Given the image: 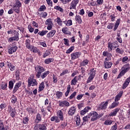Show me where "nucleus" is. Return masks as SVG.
<instances>
[{
  "mask_svg": "<svg viewBox=\"0 0 130 130\" xmlns=\"http://www.w3.org/2000/svg\"><path fill=\"white\" fill-rule=\"evenodd\" d=\"M47 110L49 112L51 113V110H52V107H51V104H49V106L47 107Z\"/></svg>",
  "mask_w": 130,
  "mask_h": 130,
  "instance_id": "nucleus-52",
  "label": "nucleus"
},
{
  "mask_svg": "<svg viewBox=\"0 0 130 130\" xmlns=\"http://www.w3.org/2000/svg\"><path fill=\"white\" fill-rule=\"evenodd\" d=\"M96 3L98 5H103V0H96Z\"/></svg>",
  "mask_w": 130,
  "mask_h": 130,
  "instance_id": "nucleus-61",
  "label": "nucleus"
},
{
  "mask_svg": "<svg viewBox=\"0 0 130 130\" xmlns=\"http://www.w3.org/2000/svg\"><path fill=\"white\" fill-rule=\"evenodd\" d=\"M41 115H40V114L38 113L36 116V121H37V122H39V121H41Z\"/></svg>",
  "mask_w": 130,
  "mask_h": 130,
  "instance_id": "nucleus-33",
  "label": "nucleus"
},
{
  "mask_svg": "<svg viewBox=\"0 0 130 130\" xmlns=\"http://www.w3.org/2000/svg\"><path fill=\"white\" fill-rule=\"evenodd\" d=\"M17 49L18 47L17 46L12 47L8 50V53H9V54H13L14 52H16L17 51Z\"/></svg>",
  "mask_w": 130,
  "mask_h": 130,
  "instance_id": "nucleus-15",
  "label": "nucleus"
},
{
  "mask_svg": "<svg viewBox=\"0 0 130 130\" xmlns=\"http://www.w3.org/2000/svg\"><path fill=\"white\" fill-rule=\"evenodd\" d=\"M118 26H119V21H116V22L115 24L113 30L116 31L117 28H118Z\"/></svg>",
  "mask_w": 130,
  "mask_h": 130,
  "instance_id": "nucleus-46",
  "label": "nucleus"
},
{
  "mask_svg": "<svg viewBox=\"0 0 130 130\" xmlns=\"http://www.w3.org/2000/svg\"><path fill=\"white\" fill-rule=\"evenodd\" d=\"M0 130H6L5 125H4V122L2 120H0Z\"/></svg>",
  "mask_w": 130,
  "mask_h": 130,
  "instance_id": "nucleus-34",
  "label": "nucleus"
},
{
  "mask_svg": "<svg viewBox=\"0 0 130 130\" xmlns=\"http://www.w3.org/2000/svg\"><path fill=\"white\" fill-rule=\"evenodd\" d=\"M57 117H58L60 120H63V113L61 110L57 112Z\"/></svg>",
  "mask_w": 130,
  "mask_h": 130,
  "instance_id": "nucleus-16",
  "label": "nucleus"
},
{
  "mask_svg": "<svg viewBox=\"0 0 130 130\" xmlns=\"http://www.w3.org/2000/svg\"><path fill=\"white\" fill-rule=\"evenodd\" d=\"M54 9L55 10H57V11H59V12L61 13H63V9L58 6H55Z\"/></svg>",
  "mask_w": 130,
  "mask_h": 130,
  "instance_id": "nucleus-36",
  "label": "nucleus"
},
{
  "mask_svg": "<svg viewBox=\"0 0 130 130\" xmlns=\"http://www.w3.org/2000/svg\"><path fill=\"white\" fill-rule=\"evenodd\" d=\"M88 63H89V61L88 59H85L80 63V66L81 67H85V66H87Z\"/></svg>",
  "mask_w": 130,
  "mask_h": 130,
  "instance_id": "nucleus-31",
  "label": "nucleus"
},
{
  "mask_svg": "<svg viewBox=\"0 0 130 130\" xmlns=\"http://www.w3.org/2000/svg\"><path fill=\"white\" fill-rule=\"evenodd\" d=\"M67 124H68L67 123V122H64L61 124L60 127H61V128H63V127H66V126H67Z\"/></svg>",
  "mask_w": 130,
  "mask_h": 130,
  "instance_id": "nucleus-56",
  "label": "nucleus"
},
{
  "mask_svg": "<svg viewBox=\"0 0 130 130\" xmlns=\"http://www.w3.org/2000/svg\"><path fill=\"white\" fill-rule=\"evenodd\" d=\"M104 66L105 69H110L112 66V62L105 61Z\"/></svg>",
  "mask_w": 130,
  "mask_h": 130,
  "instance_id": "nucleus-20",
  "label": "nucleus"
},
{
  "mask_svg": "<svg viewBox=\"0 0 130 130\" xmlns=\"http://www.w3.org/2000/svg\"><path fill=\"white\" fill-rule=\"evenodd\" d=\"M62 31L63 33H64V34H70V33H71V32L69 31V29L68 27H63L62 29Z\"/></svg>",
  "mask_w": 130,
  "mask_h": 130,
  "instance_id": "nucleus-35",
  "label": "nucleus"
},
{
  "mask_svg": "<svg viewBox=\"0 0 130 130\" xmlns=\"http://www.w3.org/2000/svg\"><path fill=\"white\" fill-rule=\"evenodd\" d=\"M6 64L10 69V71H11V72H13V71H15V69H16V67H15V66L12 64V63L7 61L6 62Z\"/></svg>",
  "mask_w": 130,
  "mask_h": 130,
  "instance_id": "nucleus-18",
  "label": "nucleus"
},
{
  "mask_svg": "<svg viewBox=\"0 0 130 130\" xmlns=\"http://www.w3.org/2000/svg\"><path fill=\"white\" fill-rule=\"evenodd\" d=\"M56 22L59 26H62V21L61 20V19H60V18L58 17H57V18L56 19Z\"/></svg>",
  "mask_w": 130,
  "mask_h": 130,
  "instance_id": "nucleus-29",
  "label": "nucleus"
},
{
  "mask_svg": "<svg viewBox=\"0 0 130 130\" xmlns=\"http://www.w3.org/2000/svg\"><path fill=\"white\" fill-rule=\"evenodd\" d=\"M112 123V120H106L104 122V124H106V125H110Z\"/></svg>",
  "mask_w": 130,
  "mask_h": 130,
  "instance_id": "nucleus-45",
  "label": "nucleus"
},
{
  "mask_svg": "<svg viewBox=\"0 0 130 130\" xmlns=\"http://www.w3.org/2000/svg\"><path fill=\"white\" fill-rule=\"evenodd\" d=\"M75 49V47L74 46H72L67 51L66 53H71L73 50Z\"/></svg>",
  "mask_w": 130,
  "mask_h": 130,
  "instance_id": "nucleus-47",
  "label": "nucleus"
},
{
  "mask_svg": "<svg viewBox=\"0 0 130 130\" xmlns=\"http://www.w3.org/2000/svg\"><path fill=\"white\" fill-rule=\"evenodd\" d=\"M28 85L27 87H34V86H37L38 83L36 79H34V75H31L28 79Z\"/></svg>",
  "mask_w": 130,
  "mask_h": 130,
  "instance_id": "nucleus-2",
  "label": "nucleus"
},
{
  "mask_svg": "<svg viewBox=\"0 0 130 130\" xmlns=\"http://www.w3.org/2000/svg\"><path fill=\"white\" fill-rule=\"evenodd\" d=\"M127 59H128V57H127V56H125L122 58V62H125V61H127Z\"/></svg>",
  "mask_w": 130,
  "mask_h": 130,
  "instance_id": "nucleus-59",
  "label": "nucleus"
},
{
  "mask_svg": "<svg viewBox=\"0 0 130 130\" xmlns=\"http://www.w3.org/2000/svg\"><path fill=\"white\" fill-rule=\"evenodd\" d=\"M22 7V4L20 2V1L16 0L15 4L13 5V10L16 13V14H19L20 13V7Z\"/></svg>",
  "mask_w": 130,
  "mask_h": 130,
  "instance_id": "nucleus-3",
  "label": "nucleus"
},
{
  "mask_svg": "<svg viewBox=\"0 0 130 130\" xmlns=\"http://www.w3.org/2000/svg\"><path fill=\"white\" fill-rule=\"evenodd\" d=\"M13 38L15 39L16 41H19V32L17 30H14Z\"/></svg>",
  "mask_w": 130,
  "mask_h": 130,
  "instance_id": "nucleus-25",
  "label": "nucleus"
},
{
  "mask_svg": "<svg viewBox=\"0 0 130 130\" xmlns=\"http://www.w3.org/2000/svg\"><path fill=\"white\" fill-rule=\"evenodd\" d=\"M78 77L75 76L74 79L71 81L72 86H76L77 85V83L78 82V79H77Z\"/></svg>",
  "mask_w": 130,
  "mask_h": 130,
  "instance_id": "nucleus-26",
  "label": "nucleus"
},
{
  "mask_svg": "<svg viewBox=\"0 0 130 130\" xmlns=\"http://www.w3.org/2000/svg\"><path fill=\"white\" fill-rule=\"evenodd\" d=\"M78 4H79V0L72 1L70 4V10H76Z\"/></svg>",
  "mask_w": 130,
  "mask_h": 130,
  "instance_id": "nucleus-8",
  "label": "nucleus"
},
{
  "mask_svg": "<svg viewBox=\"0 0 130 130\" xmlns=\"http://www.w3.org/2000/svg\"><path fill=\"white\" fill-rule=\"evenodd\" d=\"M89 72L90 76L86 81L87 84L92 81L96 75V70L94 68L90 69Z\"/></svg>",
  "mask_w": 130,
  "mask_h": 130,
  "instance_id": "nucleus-4",
  "label": "nucleus"
},
{
  "mask_svg": "<svg viewBox=\"0 0 130 130\" xmlns=\"http://www.w3.org/2000/svg\"><path fill=\"white\" fill-rule=\"evenodd\" d=\"M76 109L75 107H72L69 109V110L68 112V114L70 116H73L75 113H76Z\"/></svg>",
  "mask_w": 130,
  "mask_h": 130,
  "instance_id": "nucleus-11",
  "label": "nucleus"
},
{
  "mask_svg": "<svg viewBox=\"0 0 130 130\" xmlns=\"http://www.w3.org/2000/svg\"><path fill=\"white\" fill-rule=\"evenodd\" d=\"M75 20L77 21L78 24H82V19L79 15H76L75 17Z\"/></svg>",
  "mask_w": 130,
  "mask_h": 130,
  "instance_id": "nucleus-30",
  "label": "nucleus"
},
{
  "mask_svg": "<svg viewBox=\"0 0 130 130\" xmlns=\"http://www.w3.org/2000/svg\"><path fill=\"white\" fill-rule=\"evenodd\" d=\"M76 95H77V92L75 91L70 95L69 99L71 100L73 99V98H74Z\"/></svg>",
  "mask_w": 130,
  "mask_h": 130,
  "instance_id": "nucleus-51",
  "label": "nucleus"
},
{
  "mask_svg": "<svg viewBox=\"0 0 130 130\" xmlns=\"http://www.w3.org/2000/svg\"><path fill=\"white\" fill-rule=\"evenodd\" d=\"M118 104L119 103H117V102L115 101L112 104V105L109 107V108H110V109L115 108V107H116V106H118Z\"/></svg>",
  "mask_w": 130,
  "mask_h": 130,
  "instance_id": "nucleus-28",
  "label": "nucleus"
},
{
  "mask_svg": "<svg viewBox=\"0 0 130 130\" xmlns=\"http://www.w3.org/2000/svg\"><path fill=\"white\" fill-rule=\"evenodd\" d=\"M119 111V108H116L115 110H114L111 113L109 114L110 116H116V114H117V112Z\"/></svg>",
  "mask_w": 130,
  "mask_h": 130,
  "instance_id": "nucleus-21",
  "label": "nucleus"
},
{
  "mask_svg": "<svg viewBox=\"0 0 130 130\" xmlns=\"http://www.w3.org/2000/svg\"><path fill=\"white\" fill-rule=\"evenodd\" d=\"M46 25H52V21L51 19H49L46 20Z\"/></svg>",
  "mask_w": 130,
  "mask_h": 130,
  "instance_id": "nucleus-50",
  "label": "nucleus"
},
{
  "mask_svg": "<svg viewBox=\"0 0 130 130\" xmlns=\"http://www.w3.org/2000/svg\"><path fill=\"white\" fill-rule=\"evenodd\" d=\"M64 41V44L66 45V46H70V44H69V42H70V41L68 39H63Z\"/></svg>",
  "mask_w": 130,
  "mask_h": 130,
  "instance_id": "nucleus-48",
  "label": "nucleus"
},
{
  "mask_svg": "<svg viewBox=\"0 0 130 130\" xmlns=\"http://www.w3.org/2000/svg\"><path fill=\"white\" fill-rule=\"evenodd\" d=\"M56 95L57 96V97L59 99L60 98V97H61L62 96V92H61V91H57L56 92Z\"/></svg>",
  "mask_w": 130,
  "mask_h": 130,
  "instance_id": "nucleus-49",
  "label": "nucleus"
},
{
  "mask_svg": "<svg viewBox=\"0 0 130 130\" xmlns=\"http://www.w3.org/2000/svg\"><path fill=\"white\" fill-rule=\"evenodd\" d=\"M55 33H56V30L53 29L51 30L49 33L47 34V37L48 38L53 37V36H54V35H55Z\"/></svg>",
  "mask_w": 130,
  "mask_h": 130,
  "instance_id": "nucleus-17",
  "label": "nucleus"
},
{
  "mask_svg": "<svg viewBox=\"0 0 130 130\" xmlns=\"http://www.w3.org/2000/svg\"><path fill=\"white\" fill-rule=\"evenodd\" d=\"M40 45H41L42 46H43V47H46V43L43 42H40Z\"/></svg>",
  "mask_w": 130,
  "mask_h": 130,
  "instance_id": "nucleus-62",
  "label": "nucleus"
},
{
  "mask_svg": "<svg viewBox=\"0 0 130 130\" xmlns=\"http://www.w3.org/2000/svg\"><path fill=\"white\" fill-rule=\"evenodd\" d=\"M107 105H108V101H106L105 102V103H101L100 105L99 109L100 110H103V109H106V108L107 107Z\"/></svg>",
  "mask_w": 130,
  "mask_h": 130,
  "instance_id": "nucleus-13",
  "label": "nucleus"
},
{
  "mask_svg": "<svg viewBox=\"0 0 130 130\" xmlns=\"http://www.w3.org/2000/svg\"><path fill=\"white\" fill-rule=\"evenodd\" d=\"M25 45H26V47L28 49L30 48V46H31L30 45V40H29V39H27V40H26L25 41Z\"/></svg>",
  "mask_w": 130,
  "mask_h": 130,
  "instance_id": "nucleus-38",
  "label": "nucleus"
},
{
  "mask_svg": "<svg viewBox=\"0 0 130 130\" xmlns=\"http://www.w3.org/2000/svg\"><path fill=\"white\" fill-rule=\"evenodd\" d=\"M8 113H9L10 116L14 118L16 116V110L15 109L12 108V106H8Z\"/></svg>",
  "mask_w": 130,
  "mask_h": 130,
  "instance_id": "nucleus-6",
  "label": "nucleus"
},
{
  "mask_svg": "<svg viewBox=\"0 0 130 130\" xmlns=\"http://www.w3.org/2000/svg\"><path fill=\"white\" fill-rule=\"evenodd\" d=\"M35 130H47V128L45 124H37L34 127Z\"/></svg>",
  "mask_w": 130,
  "mask_h": 130,
  "instance_id": "nucleus-7",
  "label": "nucleus"
},
{
  "mask_svg": "<svg viewBox=\"0 0 130 130\" xmlns=\"http://www.w3.org/2000/svg\"><path fill=\"white\" fill-rule=\"evenodd\" d=\"M123 92L120 91L118 94L115 96V101L117 102L119 100H120V98H121V96H122Z\"/></svg>",
  "mask_w": 130,
  "mask_h": 130,
  "instance_id": "nucleus-22",
  "label": "nucleus"
},
{
  "mask_svg": "<svg viewBox=\"0 0 130 130\" xmlns=\"http://www.w3.org/2000/svg\"><path fill=\"white\" fill-rule=\"evenodd\" d=\"M8 85V83H3L1 85V89L2 90H6L7 89V86Z\"/></svg>",
  "mask_w": 130,
  "mask_h": 130,
  "instance_id": "nucleus-44",
  "label": "nucleus"
},
{
  "mask_svg": "<svg viewBox=\"0 0 130 130\" xmlns=\"http://www.w3.org/2000/svg\"><path fill=\"white\" fill-rule=\"evenodd\" d=\"M21 86H22V82L19 81L16 83L13 90V94H15V93H16V92L19 90V88H20Z\"/></svg>",
  "mask_w": 130,
  "mask_h": 130,
  "instance_id": "nucleus-10",
  "label": "nucleus"
},
{
  "mask_svg": "<svg viewBox=\"0 0 130 130\" xmlns=\"http://www.w3.org/2000/svg\"><path fill=\"white\" fill-rule=\"evenodd\" d=\"M70 91H71V85H68V87H67V90L65 93L66 97H68V96H69V94H70Z\"/></svg>",
  "mask_w": 130,
  "mask_h": 130,
  "instance_id": "nucleus-32",
  "label": "nucleus"
},
{
  "mask_svg": "<svg viewBox=\"0 0 130 130\" xmlns=\"http://www.w3.org/2000/svg\"><path fill=\"white\" fill-rule=\"evenodd\" d=\"M45 71V69L44 68L40 66H37L36 67V72H37L36 74V77L38 78V79H39V78H42V79H44L45 77H47L48 75H49V71H45L44 73L43 72ZM41 74H42L41 75Z\"/></svg>",
  "mask_w": 130,
  "mask_h": 130,
  "instance_id": "nucleus-1",
  "label": "nucleus"
},
{
  "mask_svg": "<svg viewBox=\"0 0 130 130\" xmlns=\"http://www.w3.org/2000/svg\"><path fill=\"white\" fill-rule=\"evenodd\" d=\"M116 40L119 43H122V39L121 38H117Z\"/></svg>",
  "mask_w": 130,
  "mask_h": 130,
  "instance_id": "nucleus-64",
  "label": "nucleus"
},
{
  "mask_svg": "<svg viewBox=\"0 0 130 130\" xmlns=\"http://www.w3.org/2000/svg\"><path fill=\"white\" fill-rule=\"evenodd\" d=\"M116 52L117 53H120V54H122L123 51H121L120 50V49H119V48H117L116 49Z\"/></svg>",
  "mask_w": 130,
  "mask_h": 130,
  "instance_id": "nucleus-55",
  "label": "nucleus"
},
{
  "mask_svg": "<svg viewBox=\"0 0 130 130\" xmlns=\"http://www.w3.org/2000/svg\"><path fill=\"white\" fill-rule=\"evenodd\" d=\"M47 32H48V31L47 30H42V31H40L38 32V35H40V36H44V35H45Z\"/></svg>",
  "mask_w": 130,
  "mask_h": 130,
  "instance_id": "nucleus-37",
  "label": "nucleus"
},
{
  "mask_svg": "<svg viewBox=\"0 0 130 130\" xmlns=\"http://www.w3.org/2000/svg\"><path fill=\"white\" fill-rule=\"evenodd\" d=\"M117 42H114L113 43H111V42H109L108 44V48H110L111 51H112L113 49H114V48H116V46H114L115 45V44H117Z\"/></svg>",
  "mask_w": 130,
  "mask_h": 130,
  "instance_id": "nucleus-12",
  "label": "nucleus"
},
{
  "mask_svg": "<svg viewBox=\"0 0 130 130\" xmlns=\"http://www.w3.org/2000/svg\"><path fill=\"white\" fill-rule=\"evenodd\" d=\"M45 88V85H44V82H42L39 85V92H41L42 91H43Z\"/></svg>",
  "mask_w": 130,
  "mask_h": 130,
  "instance_id": "nucleus-24",
  "label": "nucleus"
},
{
  "mask_svg": "<svg viewBox=\"0 0 130 130\" xmlns=\"http://www.w3.org/2000/svg\"><path fill=\"white\" fill-rule=\"evenodd\" d=\"M83 96H84V94H79L77 95L76 98L77 100H81V99L83 98Z\"/></svg>",
  "mask_w": 130,
  "mask_h": 130,
  "instance_id": "nucleus-58",
  "label": "nucleus"
},
{
  "mask_svg": "<svg viewBox=\"0 0 130 130\" xmlns=\"http://www.w3.org/2000/svg\"><path fill=\"white\" fill-rule=\"evenodd\" d=\"M11 102L13 104H15L17 102V97L15 96L14 95H13L11 98Z\"/></svg>",
  "mask_w": 130,
  "mask_h": 130,
  "instance_id": "nucleus-40",
  "label": "nucleus"
},
{
  "mask_svg": "<svg viewBox=\"0 0 130 130\" xmlns=\"http://www.w3.org/2000/svg\"><path fill=\"white\" fill-rule=\"evenodd\" d=\"M113 27H114V24L113 23H110L108 26L107 28L108 29H113Z\"/></svg>",
  "mask_w": 130,
  "mask_h": 130,
  "instance_id": "nucleus-53",
  "label": "nucleus"
},
{
  "mask_svg": "<svg viewBox=\"0 0 130 130\" xmlns=\"http://www.w3.org/2000/svg\"><path fill=\"white\" fill-rule=\"evenodd\" d=\"M27 29L29 30L30 33H33V32H34V28H33V27H32V25H31V24H29L28 25Z\"/></svg>",
  "mask_w": 130,
  "mask_h": 130,
  "instance_id": "nucleus-39",
  "label": "nucleus"
},
{
  "mask_svg": "<svg viewBox=\"0 0 130 130\" xmlns=\"http://www.w3.org/2000/svg\"><path fill=\"white\" fill-rule=\"evenodd\" d=\"M75 121L77 125H80L81 124V118L80 116H77L75 117Z\"/></svg>",
  "mask_w": 130,
  "mask_h": 130,
  "instance_id": "nucleus-27",
  "label": "nucleus"
},
{
  "mask_svg": "<svg viewBox=\"0 0 130 130\" xmlns=\"http://www.w3.org/2000/svg\"><path fill=\"white\" fill-rule=\"evenodd\" d=\"M69 73V71L66 70H63L62 73L60 74V76H64V75H66Z\"/></svg>",
  "mask_w": 130,
  "mask_h": 130,
  "instance_id": "nucleus-57",
  "label": "nucleus"
},
{
  "mask_svg": "<svg viewBox=\"0 0 130 130\" xmlns=\"http://www.w3.org/2000/svg\"><path fill=\"white\" fill-rule=\"evenodd\" d=\"M89 115L91 116V121H95V120H97V118L98 117V113H97V112H92L89 113Z\"/></svg>",
  "mask_w": 130,
  "mask_h": 130,
  "instance_id": "nucleus-9",
  "label": "nucleus"
},
{
  "mask_svg": "<svg viewBox=\"0 0 130 130\" xmlns=\"http://www.w3.org/2000/svg\"><path fill=\"white\" fill-rule=\"evenodd\" d=\"M6 107H7V105H6V104H2L0 105V108L2 109V110H3V109H5Z\"/></svg>",
  "mask_w": 130,
  "mask_h": 130,
  "instance_id": "nucleus-54",
  "label": "nucleus"
},
{
  "mask_svg": "<svg viewBox=\"0 0 130 130\" xmlns=\"http://www.w3.org/2000/svg\"><path fill=\"white\" fill-rule=\"evenodd\" d=\"M53 61V59L52 58H48L45 60V63L47 64H49L51 62Z\"/></svg>",
  "mask_w": 130,
  "mask_h": 130,
  "instance_id": "nucleus-41",
  "label": "nucleus"
},
{
  "mask_svg": "<svg viewBox=\"0 0 130 130\" xmlns=\"http://www.w3.org/2000/svg\"><path fill=\"white\" fill-rule=\"evenodd\" d=\"M46 9V7H45V6H42L40 8V11H44V10Z\"/></svg>",
  "mask_w": 130,
  "mask_h": 130,
  "instance_id": "nucleus-63",
  "label": "nucleus"
},
{
  "mask_svg": "<svg viewBox=\"0 0 130 130\" xmlns=\"http://www.w3.org/2000/svg\"><path fill=\"white\" fill-rule=\"evenodd\" d=\"M28 121H29V117H25L23 118V123H24V124H27Z\"/></svg>",
  "mask_w": 130,
  "mask_h": 130,
  "instance_id": "nucleus-43",
  "label": "nucleus"
},
{
  "mask_svg": "<svg viewBox=\"0 0 130 130\" xmlns=\"http://www.w3.org/2000/svg\"><path fill=\"white\" fill-rule=\"evenodd\" d=\"M123 69L122 71H121L119 73V74L117 76V79H119L122 77V76L124 75V74L126 73V72H128V71L129 70V68L127 67V66L125 65L123 67Z\"/></svg>",
  "mask_w": 130,
  "mask_h": 130,
  "instance_id": "nucleus-5",
  "label": "nucleus"
},
{
  "mask_svg": "<svg viewBox=\"0 0 130 130\" xmlns=\"http://www.w3.org/2000/svg\"><path fill=\"white\" fill-rule=\"evenodd\" d=\"M41 110L43 115H44V116H45V115H46V112H45V110H44V108H42Z\"/></svg>",
  "mask_w": 130,
  "mask_h": 130,
  "instance_id": "nucleus-60",
  "label": "nucleus"
},
{
  "mask_svg": "<svg viewBox=\"0 0 130 130\" xmlns=\"http://www.w3.org/2000/svg\"><path fill=\"white\" fill-rule=\"evenodd\" d=\"M89 109H90V107H86L84 110H81L80 111L81 115H84V114H86V113H87V112H88V111H89Z\"/></svg>",
  "mask_w": 130,
  "mask_h": 130,
  "instance_id": "nucleus-23",
  "label": "nucleus"
},
{
  "mask_svg": "<svg viewBox=\"0 0 130 130\" xmlns=\"http://www.w3.org/2000/svg\"><path fill=\"white\" fill-rule=\"evenodd\" d=\"M130 82V77H128L126 79L124 83L123 84L122 89H125L127 86H128V84H129Z\"/></svg>",
  "mask_w": 130,
  "mask_h": 130,
  "instance_id": "nucleus-19",
  "label": "nucleus"
},
{
  "mask_svg": "<svg viewBox=\"0 0 130 130\" xmlns=\"http://www.w3.org/2000/svg\"><path fill=\"white\" fill-rule=\"evenodd\" d=\"M9 88L10 90H12L14 88V82L13 81H10L9 82Z\"/></svg>",
  "mask_w": 130,
  "mask_h": 130,
  "instance_id": "nucleus-42",
  "label": "nucleus"
},
{
  "mask_svg": "<svg viewBox=\"0 0 130 130\" xmlns=\"http://www.w3.org/2000/svg\"><path fill=\"white\" fill-rule=\"evenodd\" d=\"M81 55V53L80 52H75L72 54H71V59L74 60V59H77L79 56Z\"/></svg>",
  "mask_w": 130,
  "mask_h": 130,
  "instance_id": "nucleus-14",
  "label": "nucleus"
}]
</instances>
